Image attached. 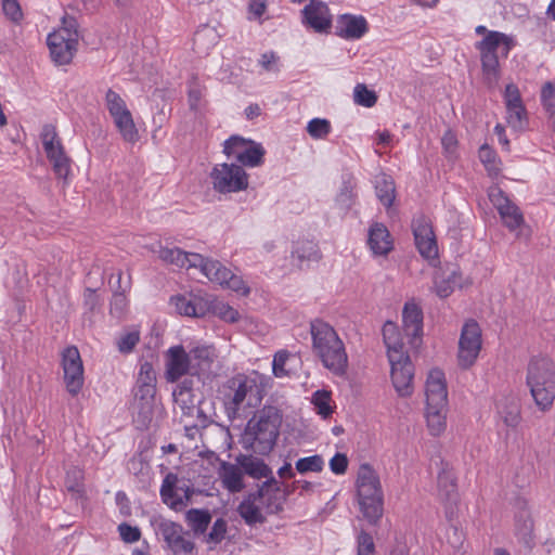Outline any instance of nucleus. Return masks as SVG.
<instances>
[{
  "label": "nucleus",
  "instance_id": "10",
  "mask_svg": "<svg viewBox=\"0 0 555 555\" xmlns=\"http://www.w3.org/2000/svg\"><path fill=\"white\" fill-rule=\"evenodd\" d=\"M437 482L438 495L440 500L446 504V517L449 520L452 530V537H448V540L452 545L455 546L462 542V533L453 524L457 515L459 494L453 468L448 463L441 462Z\"/></svg>",
  "mask_w": 555,
  "mask_h": 555
},
{
  "label": "nucleus",
  "instance_id": "42",
  "mask_svg": "<svg viewBox=\"0 0 555 555\" xmlns=\"http://www.w3.org/2000/svg\"><path fill=\"white\" fill-rule=\"evenodd\" d=\"M186 521L196 533H204L211 521V515L205 509H190L185 515Z\"/></svg>",
  "mask_w": 555,
  "mask_h": 555
},
{
  "label": "nucleus",
  "instance_id": "63",
  "mask_svg": "<svg viewBox=\"0 0 555 555\" xmlns=\"http://www.w3.org/2000/svg\"><path fill=\"white\" fill-rule=\"evenodd\" d=\"M348 466V460L345 454L336 453L330 461L331 470L335 474H344Z\"/></svg>",
  "mask_w": 555,
  "mask_h": 555
},
{
  "label": "nucleus",
  "instance_id": "46",
  "mask_svg": "<svg viewBox=\"0 0 555 555\" xmlns=\"http://www.w3.org/2000/svg\"><path fill=\"white\" fill-rule=\"evenodd\" d=\"M264 150L260 144L251 142L243 154H240V162L244 166L257 167L262 164Z\"/></svg>",
  "mask_w": 555,
  "mask_h": 555
},
{
  "label": "nucleus",
  "instance_id": "15",
  "mask_svg": "<svg viewBox=\"0 0 555 555\" xmlns=\"http://www.w3.org/2000/svg\"><path fill=\"white\" fill-rule=\"evenodd\" d=\"M481 330L477 322L467 321L461 331L457 360L462 369L470 367L481 350Z\"/></svg>",
  "mask_w": 555,
  "mask_h": 555
},
{
  "label": "nucleus",
  "instance_id": "3",
  "mask_svg": "<svg viewBox=\"0 0 555 555\" xmlns=\"http://www.w3.org/2000/svg\"><path fill=\"white\" fill-rule=\"evenodd\" d=\"M475 33L481 39L475 43L479 52L482 74L487 83L494 87L500 78V59L507 57L516 42L513 36L496 30H489L486 26L479 25Z\"/></svg>",
  "mask_w": 555,
  "mask_h": 555
},
{
  "label": "nucleus",
  "instance_id": "54",
  "mask_svg": "<svg viewBox=\"0 0 555 555\" xmlns=\"http://www.w3.org/2000/svg\"><path fill=\"white\" fill-rule=\"evenodd\" d=\"M140 340V333L137 330L128 331L120 334L116 341L117 348L121 353H129L133 350Z\"/></svg>",
  "mask_w": 555,
  "mask_h": 555
},
{
  "label": "nucleus",
  "instance_id": "34",
  "mask_svg": "<svg viewBox=\"0 0 555 555\" xmlns=\"http://www.w3.org/2000/svg\"><path fill=\"white\" fill-rule=\"evenodd\" d=\"M205 299L206 295L195 297L194 299H188L184 296H176L171 298V302L179 314L199 318L207 313Z\"/></svg>",
  "mask_w": 555,
  "mask_h": 555
},
{
  "label": "nucleus",
  "instance_id": "56",
  "mask_svg": "<svg viewBox=\"0 0 555 555\" xmlns=\"http://www.w3.org/2000/svg\"><path fill=\"white\" fill-rule=\"evenodd\" d=\"M105 101L106 107L112 117L128 109L126 102L112 89L107 90Z\"/></svg>",
  "mask_w": 555,
  "mask_h": 555
},
{
  "label": "nucleus",
  "instance_id": "57",
  "mask_svg": "<svg viewBox=\"0 0 555 555\" xmlns=\"http://www.w3.org/2000/svg\"><path fill=\"white\" fill-rule=\"evenodd\" d=\"M377 101L374 91L369 90L364 85H357L354 88V102L365 107H372Z\"/></svg>",
  "mask_w": 555,
  "mask_h": 555
},
{
  "label": "nucleus",
  "instance_id": "29",
  "mask_svg": "<svg viewBox=\"0 0 555 555\" xmlns=\"http://www.w3.org/2000/svg\"><path fill=\"white\" fill-rule=\"evenodd\" d=\"M155 411V395L135 392L133 402V421L140 429L146 428L153 420Z\"/></svg>",
  "mask_w": 555,
  "mask_h": 555
},
{
  "label": "nucleus",
  "instance_id": "60",
  "mask_svg": "<svg viewBox=\"0 0 555 555\" xmlns=\"http://www.w3.org/2000/svg\"><path fill=\"white\" fill-rule=\"evenodd\" d=\"M2 10L5 16L13 22H18L22 18V10L17 0H2Z\"/></svg>",
  "mask_w": 555,
  "mask_h": 555
},
{
  "label": "nucleus",
  "instance_id": "51",
  "mask_svg": "<svg viewBox=\"0 0 555 555\" xmlns=\"http://www.w3.org/2000/svg\"><path fill=\"white\" fill-rule=\"evenodd\" d=\"M307 132L315 140L325 139L331 132V122L324 118H313L307 125Z\"/></svg>",
  "mask_w": 555,
  "mask_h": 555
},
{
  "label": "nucleus",
  "instance_id": "33",
  "mask_svg": "<svg viewBox=\"0 0 555 555\" xmlns=\"http://www.w3.org/2000/svg\"><path fill=\"white\" fill-rule=\"evenodd\" d=\"M496 411L499 417L507 426L515 428L521 421L520 404L515 397H505L498 401Z\"/></svg>",
  "mask_w": 555,
  "mask_h": 555
},
{
  "label": "nucleus",
  "instance_id": "12",
  "mask_svg": "<svg viewBox=\"0 0 555 555\" xmlns=\"http://www.w3.org/2000/svg\"><path fill=\"white\" fill-rule=\"evenodd\" d=\"M214 190L218 193H236L248 188V175L238 165L219 164L210 172Z\"/></svg>",
  "mask_w": 555,
  "mask_h": 555
},
{
  "label": "nucleus",
  "instance_id": "61",
  "mask_svg": "<svg viewBox=\"0 0 555 555\" xmlns=\"http://www.w3.org/2000/svg\"><path fill=\"white\" fill-rule=\"evenodd\" d=\"M118 531H119L121 539L126 543H134V542L139 541V539L141 537V533H140V530L138 527H132L125 522L120 524L118 526Z\"/></svg>",
  "mask_w": 555,
  "mask_h": 555
},
{
  "label": "nucleus",
  "instance_id": "1",
  "mask_svg": "<svg viewBox=\"0 0 555 555\" xmlns=\"http://www.w3.org/2000/svg\"><path fill=\"white\" fill-rule=\"evenodd\" d=\"M274 478L266 480L257 491L248 493L237 506V513L246 525H262L267 516L280 513L289 495Z\"/></svg>",
  "mask_w": 555,
  "mask_h": 555
},
{
  "label": "nucleus",
  "instance_id": "21",
  "mask_svg": "<svg viewBox=\"0 0 555 555\" xmlns=\"http://www.w3.org/2000/svg\"><path fill=\"white\" fill-rule=\"evenodd\" d=\"M158 532L164 538L167 545L175 553H192L194 543L189 539L181 525L170 520H162L158 524Z\"/></svg>",
  "mask_w": 555,
  "mask_h": 555
},
{
  "label": "nucleus",
  "instance_id": "30",
  "mask_svg": "<svg viewBox=\"0 0 555 555\" xmlns=\"http://www.w3.org/2000/svg\"><path fill=\"white\" fill-rule=\"evenodd\" d=\"M188 353L194 376L209 371L217 358L216 350L210 345L194 346L188 351Z\"/></svg>",
  "mask_w": 555,
  "mask_h": 555
},
{
  "label": "nucleus",
  "instance_id": "27",
  "mask_svg": "<svg viewBox=\"0 0 555 555\" xmlns=\"http://www.w3.org/2000/svg\"><path fill=\"white\" fill-rule=\"evenodd\" d=\"M322 255L318 244L313 241H298L292 250V261L298 269L309 268L311 263L318 262Z\"/></svg>",
  "mask_w": 555,
  "mask_h": 555
},
{
  "label": "nucleus",
  "instance_id": "22",
  "mask_svg": "<svg viewBox=\"0 0 555 555\" xmlns=\"http://www.w3.org/2000/svg\"><path fill=\"white\" fill-rule=\"evenodd\" d=\"M404 337L412 347H417L423 333V312L415 302H406L402 310Z\"/></svg>",
  "mask_w": 555,
  "mask_h": 555
},
{
  "label": "nucleus",
  "instance_id": "20",
  "mask_svg": "<svg viewBox=\"0 0 555 555\" xmlns=\"http://www.w3.org/2000/svg\"><path fill=\"white\" fill-rule=\"evenodd\" d=\"M165 361L168 382L175 383L186 374L194 376L189 353L183 346L170 347L165 353Z\"/></svg>",
  "mask_w": 555,
  "mask_h": 555
},
{
  "label": "nucleus",
  "instance_id": "47",
  "mask_svg": "<svg viewBox=\"0 0 555 555\" xmlns=\"http://www.w3.org/2000/svg\"><path fill=\"white\" fill-rule=\"evenodd\" d=\"M376 194L378 199L386 207L391 206L395 199V184L390 178L386 176L380 177L376 181Z\"/></svg>",
  "mask_w": 555,
  "mask_h": 555
},
{
  "label": "nucleus",
  "instance_id": "49",
  "mask_svg": "<svg viewBox=\"0 0 555 555\" xmlns=\"http://www.w3.org/2000/svg\"><path fill=\"white\" fill-rule=\"evenodd\" d=\"M172 396L175 403L181 409L183 415L192 416L194 413L199 414L195 397L192 392H172Z\"/></svg>",
  "mask_w": 555,
  "mask_h": 555
},
{
  "label": "nucleus",
  "instance_id": "35",
  "mask_svg": "<svg viewBox=\"0 0 555 555\" xmlns=\"http://www.w3.org/2000/svg\"><path fill=\"white\" fill-rule=\"evenodd\" d=\"M517 505L518 512L515 516V531L519 539L528 544L533 531V520L528 508V503L525 500H519Z\"/></svg>",
  "mask_w": 555,
  "mask_h": 555
},
{
  "label": "nucleus",
  "instance_id": "39",
  "mask_svg": "<svg viewBox=\"0 0 555 555\" xmlns=\"http://www.w3.org/2000/svg\"><path fill=\"white\" fill-rule=\"evenodd\" d=\"M236 462L242 467L243 473H246L253 478L260 479L262 477H268L271 474L270 468L262 460L251 455L241 454L236 457Z\"/></svg>",
  "mask_w": 555,
  "mask_h": 555
},
{
  "label": "nucleus",
  "instance_id": "36",
  "mask_svg": "<svg viewBox=\"0 0 555 555\" xmlns=\"http://www.w3.org/2000/svg\"><path fill=\"white\" fill-rule=\"evenodd\" d=\"M205 307L207 308V312H211L224 322L235 323L240 320V313L237 310L228 304L218 300L212 295H206Z\"/></svg>",
  "mask_w": 555,
  "mask_h": 555
},
{
  "label": "nucleus",
  "instance_id": "43",
  "mask_svg": "<svg viewBox=\"0 0 555 555\" xmlns=\"http://www.w3.org/2000/svg\"><path fill=\"white\" fill-rule=\"evenodd\" d=\"M541 102L545 109L553 130L555 131V86L552 82L543 85Z\"/></svg>",
  "mask_w": 555,
  "mask_h": 555
},
{
  "label": "nucleus",
  "instance_id": "44",
  "mask_svg": "<svg viewBox=\"0 0 555 555\" xmlns=\"http://www.w3.org/2000/svg\"><path fill=\"white\" fill-rule=\"evenodd\" d=\"M82 479L83 474L79 468L75 467L67 472L65 485L74 499H82L85 496Z\"/></svg>",
  "mask_w": 555,
  "mask_h": 555
},
{
  "label": "nucleus",
  "instance_id": "59",
  "mask_svg": "<svg viewBox=\"0 0 555 555\" xmlns=\"http://www.w3.org/2000/svg\"><path fill=\"white\" fill-rule=\"evenodd\" d=\"M227 533V521L218 518L208 533L207 541L214 544L221 542Z\"/></svg>",
  "mask_w": 555,
  "mask_h": 555
},
{
  "label": "nucleus",
  "instance_id": "2",
  "mask_svg": "<svg viewBox=\"0 0 555 555\" xmlns=\"http://www.w3.org/2000/svg\"><path fill=\"white\" fill-rule=\"evenodd\" d=\"M383 337L387 347L393 387L399 396L409 397L413 391L414 367L405 349L404 338L391 321L384 324Z\"/></svg>",
  "mask_w": 555,
  "mask_h": 555
},
{
  "label": "nucleus",
  "instance_id": "41",
  "mask_svg": "<svg viewBox=\"0 0 555 555\" xmlns=\"http://www.w3.org/2000/svg\"><path fill=\"white\" fill-rule=\"evenodd\" d=\"M478 156L488 175L496 178L501 172V160L498 158L496 153L489 145L483 144L479 149Z\"/></svg>",
  "mask_w": 555,
  "mask_h": 555
},
{
  "label": "nucleus",
  "instance_id": "17",
  "mask_svg": "<svg viewBox=\"0 0 555 555\" xmlns=\"http://www.w3.org/2000/svg\"><path fill=\"white\" fill-rule=\"evenodd\" d=\"M62 367L66 390L77 396L83 386V365L79 350L75 346L67 347L62 352Z\"/></svg>",
  "mask_w": 555,
  "mask_h": 555
},
{
  "label": "nucleus",
  "instance_id": "14",
  "mask_svg": "<svg viewBox=\"0 0 555 555\" xmlns=\"http://www.w3.org/2000/svg\"><path fill=\"white\" fill-rule=\"evenodd\" d=\"M211 282L221 286L230 288L242 295H247L249 288L246 286L243 279L234 273L220 261L214 259H206L202 256L201 264L197 268Z\"/></svg>",
  "mask_w": 555,
  "mask_h": 555
},
{
  "label": "nucleus",
  "instance_id": "62",
  "mask_svg": "<svg viewBox=\"0 0 555 555\" xmlns=\"http://www.w3.org/2000/svg\"><path fill=\"white\" fill-rule=\"evenodd\" d=\"M127 308V298L122 293H116L113 295L111 301V312L112 314L120 318Z\"/></svg>",
  "mask_w": 555,
  "mask_h": 555
},
{
  "label": "nucleus",
  "instance_id": "9",
  "mask_svg": "<svg viewBox=\"0 0 555 555\" xmlns=\"http://www.w3.org/2000/svg\"><path fill=\"white\" fill-rule=\"evenodd\" d=\"M52 61L66 65L73 60L78 44L77 22L72 16H64L62 26L51 33L47 39Z\"/></svg>",
  "mask_w": 555,
  "mask_h": 555
},
{
  "label": "nucleus",
  "instance_id": "26",
  "mask_svg": "<svg viewBox=\"0 0 555 555\" xmlns=\"http://www.w3.org/2000/svg\"><path fill=\"white\" fill-rule=\"evenodd\" d=\"M158 258L167 264L175 266L177 268L192 269L197 268L201 264L202 255L196 253H185L178 247H163L160 246L157 250Z\"/></svg>",
  "mask_w": 555,
  "mask_h": 555
},
{
  "label": "nucleus",
  "instance_id": "28",
  "mask_svg": "<svg viewBox=\"0 0 555 555\" xmlns=\"http://www.w3.org/2000/svg\"><path fill=\"white\" fill-rule=\"evenodd\" d=\"M218 477L222 487L231 493L241 492L245 488L244 473L240 465L221 462L218 468Z\"/></svg>",
  "mask_w": 555,
  "mask_h": 555
},
{
  "label": "nucleus",
  "instance_id": "55",
  "mask_svg": "<svg viewBox=\"0 0 555 555\" xmlns=\"http://www.w3.org/2000/svg\"><path fill=\"white\" fill-rule=\"evenodd\" d=\"M289 358L291 353L286 350H280L274 354L272 370L275 377H285L289 375L291 370L287 367Z\"/></svg>",
  "mask_w": 555,
  "mask_h": 555
},
{
  "label": "nucleus",
  "instance_id": "52",
  "mask_svg": "<svg viewBox=\"0 0 555 555\" xmlns=\"http://www.w3.org/2000/svg\"><path fill=\"white\" fill-rule=\"evenodd\" d=\"M324 461L321 455H311L307 457L299 459L296 464L295 468L300 474L306 473H319L323 469Z\"/></svg>",
  "mask_w": 555,
  "mask_h": 555
},
{
  "label": "nucleus",
  "instance_id": "31",
  "mask_svg": "<svg viewBox=\"0 0 555 555\" xmlns=\"http://www.w3.org/2000/svg\"><path fill=\"white\" fill-rule=\"evenodd\" d=\"M367 243L374 255L384 256L392 249L389 231L382 223H375L371 227Z\"/></svg>",
  "mask_w": 555,
  "mask_h": 555
},
{
  "label": "nucleus",
  "instance_id": "40",
  "mask_svg": "<svg viewBox=\"0 0 555 555\" xmlns=\"http://www.w3.org/2000/svg\"><path fill=\"white\" fill-rule=\"evenodd\" d=\"M112 118L124 140L128 142H135L138 140V129L129 109L118 113Z\"/></svg>",
  "mask_w": 555,
  "mask_h": 555
},
{
  "label": "nucleus",
  "instance_id": "24",
  "mask_svg": "<svg viewBox=\"0 0 555 555\" xmlns=\"http://www.w3.org/2000/svg\"><path fill=\"white\" fill-rule=\"evenodd\" d=\"M302 21L317 33H327L332 26L330 10L321 1H311L304 8Z\"/></svg>",
  "mask_w": 555,
  "mask_h": 555
},
{
  "label": "nucleus",
  "instance_id": "50",
  "mask_svg": "<svg viewBox=\"0 0 555 555\" xmlns=\"http://www.w3.org/2000/svg\"><path fill=\"white\" fill-rule=\"evenodd\" d=\"M332 398L331 392L326 390H318L313 393L312 403L315 406L318 414L326 418L333 413L331 405Z\"/></svg>",
  "mask_w": 555,
  "mask_h": 555
},
{
  "label": "nucleus",
  "instance_id": "16",
  "mask_svg": "<svg viewBox=\"0 0 555 555\" xmlns=\"http://www.w3.org/2000/svg\"><path fill=\"white\" fill-rule=\"evenodd\" d=\"M505 121L515 131H524L528 125V113L519 88L511 82L503 91Z\"/></svg>",
  "mask_w": 555,
  "mask_h": 555
},
{
  "label": "nucleus",
  "instance_id": "58",
  "mask_svg": "<svg viewBox=\"0 0 555 555\" xmlns=\"http://www.w3.org/2000/svg\"><path fill=\"white\" fill-rule=\"evenodd\" d=\"M375 544L371 534L361 531L358 535V555H374Z\"/></svg>",
  "mask_w": 555,
  "mask_h": 555
},
{
  "label": "nucleus",
  "instance_id": "7",
  "mask_svg": "<svg viewBox=\"0 0 555 555\" xmlns=\"http://www.w3.org/2000/svg\"><path fill=\"white\" fill-rule=\"evenodd\" d=\"M527 385L539 410L548 411L555 400V363L548 358L533 359L528 365Z\"/></svg>",
  "mask_w": 555,
  "mask_h": 555
},
{
  "label": "nucleus",
  "instance_id": "64",
  "mask_svg": "<svg viewBox=\"0 0 555 555\" xmlns=\"http://www.w3.org/2000/svg\"><path fill=\"white\" fill-rule=\"evenodd\" d=\"M441 143L447 155L449 157H452L455 154L457 144V140L454 133H452L451 131H447L441 139Z\"/></svg>",
  "mask_w": 555,
  "mask_h": 555
},
{
  "label": "nucleus",
  "instance_id": "23",
  "mask_svg": "<svg viewBox=\"0 0 555 555\" xmlns=\"http://www.w3.org/2000/svg\"><path fill=\"white\" fill-rule=\"evenodd\" d=\"M426 405L448 406V390L444 373L439 369L429 371L425 385Z\"/></svg>",
  "mask_w": 555,
  "mask_h": 555
},
{
  "label": "nucleus",
  "instance_id": "8",
  "mask_svg": "<svg viewBox=\"0 0 555 555\" xmlns=\"http://www.w3.org/2000/svg\"><path fill=\"white\" fill-rule=\"evenodd\" d=\"M227 387L225 408L229 415H238L261 403L262 391L254 377L237 375L228 380Z\"/></svg>",
  "mask_w": 555,
  "mask_h": 555
},
{
  "label": "nucleus",
  "instance_id": "38",
  "mask_svg": "<svg viewBox=\"0 0 555 555\" xmlns=\"http://www.w3.org/2000/svg\"><path fill=\"white\" fill-rule=\"evenodd\" d=\"M135 392L145 393L146 397L156 392V374L150 362L140 365Z\"/></svg>",
  "mask_w": 555,
  "mask_h": 555
},
{
  "label": "nucleus",
  "instance_id": "37",
  "mask_svg": "<svg viewBox=\"0 0 555 555\" xmlns=\"http://www.w3.org/2000/svg\"><path fill=\"white\" fill-rule=\"evenodd\" d=\"M425 417L430 435L440 436L446 430L447 408L426 405Z\"/></svg>",
  "mask_w": 555,
  "mask_h": 555
},
{
  "label": "nucleus",
  "instance_id": "25",
  "mask_svg": "<svg viewBox=\"0 0 555 555\" xmlns=\"http://www.w3.org/2000/svg\"><path fill=\"white\" fill-rule=\"evenodd\" d=\"M367 30V22L362 15L343 14L336 21L335 34L344 39H360Z\"/></svg>",
  "mask_w": 555,
  "mask_h": 555
},
{
  "label": "nucleus",
  "instance_id": "13",
  "mask_svg": "<svg viewBox=\"0 0 555 555\" xmlns=\"http://www.w3.org/2000/svg\"><path fill=\"white\" fill-rule=\"evenodd\" d=\"M43 150L49 162L52 165L54 173L57 178L66 182L70 173V159L65 154L64 147L57 138V133L53 126L47 125L41 133Z\"/></svg>",
  "mask_w": 555,
  "mask_h": 555
},
{
  "label": "nucleus",
  "instance_id": "6",
  "mask_svg": "<svg viewBox=\"0 0 555 555\" xmlns=\"http://www.w3.org/2000/svg\"><path fill=\"white\" fill-rule=\"evenodd\" d=\"M357 502L370 525H376L384 513V493L378 474L369 465L359 467L357 477Z\"/></svg>",
  "mask_w": 555,
  "mask_h": 555
},
{
  "label": "nucleus",
  "instance_id": "11",
  "mask_svg": "<svg viewBox=\"0 0 555 555\" xmlns=\"http://www.w3.org/2000/svg\"><path fill=\"white\" fill-rule=\"evenodd\" d=\"M489 199L498 209L503 224L511 231L516 233L517 238L528 240L530 230L525 224V219L519 207L511 202L496 186L489 190Z\"/></svg>",
  "mask_w": 555,
  "mask_h": 555
},
{
  "label": "nucleus",
  "instance_id": "48",
  "mask_svg": "<svg viewBox=\"0 0 555 555\" xmlns=\"http://www.w3.org/2000/svg\"><path fill=\"white\" fill-rule=\"evenodd\" d=\"M205 87L201 85L196 77H192L189 81L188 98L190 108L197 112L202 108Z\"/></svg>",
  "mask_w": 555,
  "mask_h": 555
},
{
  "label": "nucleus",
  "instance_id": "53",
  "mask_svg": "<svg viewBox=\"0 0 555 555\" xmlns=\"http://www.w3.org/2000/svg\"><path fill=\"white\" fill-rule=\"evenodd\" d=\"M251 141H247L241 137L233 135L224 142L223 153L228 157H234L236 160L240 159V154H243L244 150L248 147Z\"/></svg>",
  "mask_w": 555,
  "mask_h": 555
},
{
  "label": "nucleus",
  "instance_id": "19",
  "mask_svg": "<svg viewBox=\"0 0 555 555\" xmlns=\"http://www.w3.org/2000/svg\"><path fill=\"white\" fill-rule=\"evenodd\" d=\"M412 229L420 254L428 259L435 258L438 255V246L430 220L425 216H418L413 220Z\"/></svg>",
  "mask_w": 555,
  "mask_h": 555
},
{
  "label": "nucleus",
  "instance_id": "4",
  "mask_svg": "<svg viewBox=\"0 0 555 555\" xmlns=\"http://www.w3.org/2000/svg\"><path fill=\"white\" fill-rule=\"evenodd\" d=\"M312 350L333 374L341 376L348 367V356L343 340L328 323L314 320L310 324Z\"/></svg>",
  "mask_w": 555,
  "mask_h": 555
},
{
  "label": "nucleus",
  "instance_id": "5",
  "mask_svg": "<svg viewBox=\"0 0 555 555\" xmlns=\"http://www.w3.org/2000/svg\"><path fill=\"white\" fill-rule=\"evenodd\" d=\"M282 423L278 409L266 406L248 421L243 436L245 449L266 455L275 446Z\"/></svg>",
  "mask_w": 555,
  "mask_h": 555
},
{
  "label": "nucleus",
  "instance_id": "45",
  "mask_svg": "<svg viewBox=\"0 0 555 555\" xmlns=\"http://www.w3.org/2000/svg\"><path fill=\"white\" fill-rule=\"evenodd\" d=\"M218 34L214 27L203 26L195 33L194 44L198 50L205 51L218 42Z\"/></svg>",
  "mask_w": 555,
  "mask_h": 555
},
{
  "label": "nucleus",
  "instance_id": "18",
  "mask_svg": "<svg viewBox=\"0 0 555 555\" xmlns=\"http://www.w3.org/2000/svg\"><path fill=\"white\" fill-rule=\"evenodd\" d=\"M160 495L170 508L181 511L188 505L192 490L184 481H180L177 475L168 474L163 480Z\"/></svg>",
  "mask_w": 555,
  "mask_h": 555
},
{
  "label": "nucleus",
  "instance_id": "32",
  "mask_svg": "<svg viewBox=\"0 0 555 555\" xmlns=\"http://www.w3.org/2000/svg\"><path fill=\"white\" fill-rule=\"evenodd\" d=\"M461 274L455 270L438 271L434 279V288L440 298L449 297L456 286L462 287Z\"/></svg>",
  "mask_w": 555,
  "mask_h": 555
}]
</instances>
